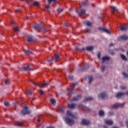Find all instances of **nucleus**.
<instances>
[{
    "label": "nucleus",
    "mask_w": 128,
    "mask_h": 128,
    "mask_svg": "<svg viewBox=\"0 0 128 128\" xmlns=\"http://www.w3.org/2000/svg\"><path fill=\"white\" fill-rule=\"evenodd\" d=\"M33 28L36 30H38V32H40L39 30H46V27L38 24H35Z\"/></svg>",
    "instance_id": "nucleus-1"
},
{
    "label": "nucleus",
    "mask_w": 128,
    "mask_h": 128,
    "mask_svg": "<svg viewBox=\"0 0 128 128\" xmlns=\"http://www.w3.org/2000/svg\"><path fill=\"white\" fill-rule=\"evenodd\" d=\"M78 82L73 83L72 84V88H71L70 90V88H68V94H75L74 91V86H78Z\"/></svg>",
    "instance_id": "nucleus-2"
},
{
    "label": "nucleus",
    "mask_w": 128,
    "mask_h": 128,
    "mask_svg": "<svg viewBox=\"0 0 128 128\" xmlns=\"http://www.w3.org/2000/svg\"><path fill=\"white\" fill-rule=\"evenodd\" d=\"M31 82L34 84H36V86H40V88H46V86H50V82L48 83H40V84H37L34 81H32L31 80Z\"/></svg>",
    "instance_id": "nucleus-3"
},
{
    "label": "nucleus",
    "mask_w": 128,
    "mask_h": 128,
    "mask_svg": "<svg viewBox=\"0 0 128 128\" xmlns=\"http://www.w3.org/2000/svg\"><path fill=\"white\" fill-rule=\"evenodd\" d=\"M23 70L24 72H26L28 70H32V69L30 68V64H24L22 66V68L20 70Z\"/></svg>",
    "instance_id": "nucleus-4"
},
{
    "label": "nucleus",
    "mask_w": 128,
    "mask_h": 128,
    "mask_svg": "<svg viewBox=\"0 0 128 128\" xmlns=\"http://www.w3.org/2000/svg\"><path fill=\"white\" fill-rule=\"evenodd\" d=\"M21 114L24 116V114H30V111L28 110V106L24 107V109L21 112Z\"/></svg>",
    "instance_id": "nucleus-5"
},
{
    "label": "nucleus",
    "mask_w": 128,
    "mask_h": 128,
    "mask_svg": "<svg viewBox=\"0 0 128 128\" xmlns=\"http://www.w3.org/2000/svg\"><path fill=\"white\" fill-rule=\"evenodd\" d=\"M64 120L68 124L69 126H72V124L74 123V122L72 119H70L68 117H66L64 118Z\"/></svg>",
    "instance_id": "nucleus-6"
},
{
    "label": "nucleus",
    "mask_w": 128,
    "mask_h": 128,
    "mask_svg": "<svg viewBox=\"0 0 128 128\" xmlns=\"http://www.w3.org/2000/svg\"><path fill=\"white\" fill-rule=\"evenodd\" d=\"M52 2H53L54 4H56V0H48V4L45 6V9L46 12H48L50 8V6L52 4Z\"/></svg>",
    "instance_id": "nucleus-7"
},
{
    "label": "nucleus",
    "mask_w": 128,
    "mask_h": 128,
    "mask_svg": "<svg viewBox=\"0 0 128 128\" xmlns=\"http://www.w3.org/2000/svg\"><path fill=\"white\" fill-rule=\"evenodd\" d=\"M124 104L116 103L112 106V108H122L124 106Z\"/></svg>",
    "instance_id": "nucleus-8"
},
{
    "label": "nucleus",
    "mask_w": 128,
    "mask_h": 128,
    "mask_svg": "<svg viewBox=\"0 0 128 128\" xmlns=\"http://www.w3.org/2000/svg\"><path fill=\"white\" fill-rule=\"evenodd\" d=\"M98 98L102 100H106L108 98V94L106 92H102L98 95Z\"/></svg>",
    "instance_id": "nucleus-9"
},
{
    "label": "nucleus",
    "mask_w": 128,
    "mask_h": 128,
    "mask_svg": "<svg viewBox=\"0 0 128 128\" xmlns=\"http://www.w3.org/2000/svg\"><path fill=\"white\" fill-rule=\"evenodd\" d=\"M76 12L78 14V16H84V14H86V10L84 9H81L80 11L78 10H76Z\"/></svg>",
    "instance_id": "nucleus-10"
},
{
    "label": "nucleus",
    "mask_w": 128,
    "mask_h": 128,
    "mask_svg": "<svg viewBox=\"0 0 128 128\" xmlns=\"http://www.w3.org/2000/svg\"><path fill=\"white\" fill-rule=\"evenodd\" d=\"M98 115L100 118H104V116H106V113L104 112V111L102 110H100L98 112Z\"/></svg>",
    "instance_id": "nucleus-11"
},
{
    "label": "nucleus",
    "mask_w": 128,
    "mask_h": 128,
    "mask_svg": "<svg viewBox=\"0 0 128 128\" xmlns=\"http://www.w3.org/2000/svg\"><path fill=\"white\" fill-rule=\"evenodd\" d=\"M98 30H100L101 32H106V34H110V32L107 28H98Z\"/></svg>",
    "instance_id": "nucleus-12"
},
{
    "label": "nucleus",
    "mask_w": 128,
    "mask_h": 128,
    "mask_svg": "<svg viewBox=\"0 0 128 128\" xmlns=\"http://www.w3.org/2000/svg\"><path fill=\"white\" fill-rule=\"evenodd\" d=\"M104 122H105V124L108 126H112V124H114V122H112V120H105Z\"/></svg>",
    "instance_id": "nucleus-13"
},
{
    "label": "nucleus",
    "mask_w": 128,
    "mask_h": 128,
    "mask_svg": "<svg viewBox=\"0 0 128 128\" xmlns=\"http://www.w3.org/2000/svg\"><path fill=\"white\" fill-rule=\"evenodd\" d=\"M110 57L109 56H104V57H102L101 60H102V64H104L105 62H108L109 60H110Z\"/></svg>",
    "instance_id": "nucleus-14"
},
{
    "label": "nucleus",
    "mask_w": 128,
    "mask_h": 128,
    "mask_svg": "<svg viewBox=\"0 0 128 128\" xmlns=\"http://www.w3.org/2000/svg\"><path fill=\"white\" fill-rule=\"evenodd\" d=\"M83 126H88L90 124V121L88 120H83L81 122Z\"/></svg>",
    "instance_id": "nucleus-15"
},
{
    "label": "nucleus",
    "mask_w": 128,
    "mask_h": 128,
    "mask_svg": "<svg viewBox=\"0 0 128 128\" xmlns=\"http://www.w3.org/2000/svg\"><path fill=\"white\" fill-rule=\"evenodd\" d=\"M80 98H82V95L81 94H78V95L77 96L74 97L72 99V102H74V100H76V101L80 100Z\"/></svg>",
    "instance_id": "nucleus-16"
},
{
    "label": "nucleus",
    "mask_w": 128,
    "mask_h": 128,
    "mask_svg": "<svg viewBox=\"0 0 128 128\" xmlns=\"http://www.w3.org/2000/svg\"><path fill=\"white\" fill-rule=\"evenodd\" d=\"M27 40L29 42H32L34 41V38H32V36L30 35L27 36Z\"/></svg>",
    "instance_id": "nucleus-17"
},
{
    "label": "nucleus",
    "mask_w": 128,
    "mask_h": 128,
    "mask_svg": "<svg viewBox=\"0 0 128 128\" xmlns=\"http://www.w3.org/2000/svg\"><path fill=\"white\" fill-rule=\"evenodd\" d=\"M94 46H86V50L88 52H92L94 50Z\"/></svg>",
    "instance_id": "nucleus-18"
},
{
    "label": "nucleus",
    "mask_w": 128,
    "mask_h": 128,
    "mask_svg": "<svg viewBox=\"0 0 128 128\" xmlns=\"http://www.w3.org/2000/svg\"><path fill=\"white\" fill-rule=\"evenodd\" d=\"M76 106V104H68V108L70 110H74V108H75Z\"/></svg>",
    "instance_id": "nucleus-19"
},
{
    "label": "nucleus",
    "mask_w": 128,
    "mask_h": 128,
    "mask_svg": "<svg viewBox=\"0 0 128 128\" xmlns=\"http://www.w3.org/2000/svg\"><path fill=\"white\" fill-rule=\"evenodd\" d=\"M126 93L122 92H120L116 94V98H120V96H124Z\"/></svg>",
    "instance_id": "nucleus-20"
},
{
    "label": "nucleus",
    "mask_w": 128,
    "mask_h": 128,
    "mask_svg": "<svg viewBox=\"0 0 128 128\" xmlns=\"http://www.w3.org/2000/svg\"><path fill=\"white\" fill-rule=\"evenodd\" d=\"M120 30H122V32H124V30H128V26H126V24H125L124 26H121L120 28Z\"/></svg>",
    "instance_id": "nucleus-21"
},
{
    "label": "nucleus",
    "mask_w": 128,
    "mask_h": 128,
    "mask_svg": "<svg viewBox=\"0 0 128 128\" xmlns=\"http://www.w3.org/2000/svg\"><path fill=\"white\" fill-rule=\"evenodd\" d=\"M120 39L122 40H128V36L126 35H122L120 36Z\"/></svg>",
    "instance_id": "nucleus-22"
},
{
    "label": "nucleus",
    "mask_w": 128,
    "mask_h": 128,
    "mask_svg": "<svg viewBox=\"0 0 128 128\" xmlns=\"http://www.w3.org/2000/svg\"><path fill=\"white\" fill-rule=\"evenodd\" d=\"M23 50H24V52L26 54H28V56L30 54H32V52L30 51L29 50L23 49Z\"/></svg>",
    "instance_id": "nucleus-23"
},
{
    "label": "nucleus",
    "mask_w": 128,
    "mask_h": 128,
    "mask_svg": "<svg viewBox=\"0 0 128 128\" xmlns=\"http://www.w3.org/2000/svg\"><path fill=\"white\" fill-rule=\"evenodd\" d=\"M60 58V56L58 54H54V56L53 58V60H54L55 62H58Z\"/></svg>",
    "instance_id": "nucleus-24"
},
{
    "label": "nucleus",
    "mask_w": 128,
    "mask_h": 128,
    "mask_svg": "<svg viewBox=\"0 0 128 128\" xmlns=\"http://www.w3.org/2000/svg\"><path fill=\"white\" fill-rule=\"evenodd\" d=\"M93 100L94 98H92V97H87L85 98L84 102H90V100Z\"/></svg>",
    "instance_id": "nucleus-25"
},
{
    "label": "nucleus",
    "mask_w": 128,
    "mask_h": 128,
    "mask_svg": "<svg viewBox=\"0 0 128 128\" xmlns=\"http://www.w3.org/2000/svg\"><path fill=\"white\" fill-rule=\"evenodd\" d=\"M84 22L85 24H86V26H91L92 24V23L90 21H86Z\"/></svg>",
    "instance_id": "nucleus-26"
},
{
    "label": "nucleus",
    "mask_w": 128,
    "mask_h": 128,
    "mask_svg": "<svg viewBox=\"0 0 128 128\" xmlns=\"http://www.w3.org/2000/svg\"><path fill=\"white\" fill-rule=\"evenodd\" d=\"M67 114L68 116H72V118H75L74 115L72 114V112H70V111H68Z\"/></svg>",
    "instance_id": "nucleus-27"
},
{
    "label": "nucleus",
    "mask_w": 128,
    "mask_h": 128,
    "mask_svg": "<svg viewBox=\"0 0 128 128\" xmlns=\"http://www.w3.org/2000/svg\"><path fill=\"white\" fill-rule=\"evenodd\" d=\"M92 76H88V84H92Z\"/></svg>",
    "instance_id": "nucleus-28"
},
{
    "label": "nucleus",
    "mask_w": 128,
    "mask_h": 128,
    "mask_svg": "<svg viewBox=\"0 0 128 128\" xmlns=\"http://www.w3.org/2000/svg\"><path fill=\"white\" fill-rule=\"evenodd\" d=\"M110 8H112V14H114V12H118V9L116 7L110 6Z\"/></svg>",
    "instance_id": "nucleus-29"
},
{
    "label": "nucleus",
    "mask_w": 128,
    "mask_h": 128,
    "mask_svg": "<svg viewBox=\"0 0 128 128\" xmlns=\"http://www.w3.org/2000/svg\"><path fill=\"white\" fill-rule=\"evenodd\" d=\"M13 30H14V32H20V29L18 28V26H16V27H14L13 28Z\"/></svg>",
    "instance_id": "nucleus-30"
},
{
    "label": "nucleus",
    "mask_w": 128,
    "mask_h": 128,
    "mask_svg": "<svg viewBox=\"0 0 128 128\" xmlns=\"http://www.w3.org/2000/svg\"><path fill=\"white\" fill-rule=\"evenodd\" d=\"M122 76H124V78H126L128 79V73L123 72L122 73Z\"/></svg>",
    "instance_id": "nucleus-31"
},
{
    "label": "nucleus",
    "mask_w": 128,
    "mask_h": 128,
    "mask_svg": "<svg viewBox=\"0 0 128 128\" xmlns=\"http://www.w3.org/2000/svg\"><path fill=\"white\" fill-rule=\"evenodd\" d=\"M56 111L59 114H64V109L62 108H60L59 110H56Z\"/></svg>",
    "instance_id": "nucleus-32"
},
{
    "label": "nucleus",
    "mask_w": 128,
    "mask_h": 128,
    "mask_svg": "<svg viewBox=\"0 0 128 128\" xmlns=\"http://www.w3.org/2000/svg\"><path fill=\"white\" fill-rule=\"evenodd\" d=\"M26 94H32V92L30 90H26Z\"/></svg>",
    "instance_id": "nucleus-33"
},
{
    "label": "nucleus",
    "mask_w": 128,
    "mask_h": 128,
    "mask_svg": "<svg viewBox=\"0 0 128 128\" xmlns=\"http://www.w3.org/2000/svg\"><path fill=\"white\" fill-rule=\"evenodd\" d=\"M64 11V8H58L57 9V12L58 14H60V12H62Z\"/></svg>",
    "instance_id": "nucleus-34"
},
{
    "label": "nucleus",
    "mask_w": 128,
    "mask_h": 128,
    "mask_svg": "<svg viewBox=\"0 0 128 128\" xmlns=\"http://www.w3.org/2000/svg\"><path fill=\"white\" fill-rule=\"evenodd\" d=\"M85 32H88V34H90L92 32V29L91 28H86L85 30Z\"/></svg>",
    "instance_id": "nucleus-35"
},
{
    "label": "nucleus",
    "mask_w": 128,
    "mask_h": 128,
    "mask_svg": "<svg viewBox=\"0 0 128 128\" xmlns=\"http://www.w3.org/2000/svg\"><path fill=\"white\" fill-rule=\"evenodd\" d=\"M32 6H40V3H38V2H34L32 4Z\"/></svg>",
    "instance_id": "nucleus-36"
},
{
    "label": "nucleus",
    "mask_w": 128,
    "mask_h": 128,
    "mask_svg": "<svg viewBox=\"0 0 128 128\" xmlns=\"http://www.w3.org/2000/svg\"><path fill=\"white\" fill-rule=\"evenodd\" d=\"M90 67V64H87L85 66H84V68L82 69V70H86V68H88Z\"/></svg>",
    "instance_id": "nucleus-37"
},
{
    "label": "nucleus",
    "mask_w": 128,
    "mask_h": 128,
    "mask_svg": "<svg viewBox=\"0 0 128 128\" xmlns=\"http://www.w3.org/2000/svg\"><path fill=\"white\" fill-rule=\"evenodd\" d=\"M16 125L18 126H22V123L20 122H16Z\"/></svg>",
    "instance_id": "nucleus-38"
},
{
    "label": "nucleus",
    "mask_w": 128,
    "mask_h": 128,
    "mask_svg": "<svg viewBox=\"0 0 128 128\" xmlns=\"http://www.w3.org/2000/svg\"><path fill=\"white\" fill-rule=\"evenodd\" d=\"M50 102L52 104H54V106L56 105V100L54 99H50Z\"/></svg>",
    "instance_id": "nucleus-39"
},
{
    "label": "nucleus",
    "mask_w": 128,
    "mask_h": 128,
    "mask_svg": "<svg viewBox=\"0 0 128 128\" xmlns=\"http://www.w3.org/2000/svg\"><path fill=\"white\" fill-rule=\"evenodd\" d=\"M100 54H101V53L100 52H97V58H98V60L100 59Z\"/></svg>",
    "instance_id": "nucleus-40"
},
{
    "label": "nucleus",
    "mask_w": 128,
    "mask_h": 128,
    "mask_svg": "<svg viewBox=\"0 0 128 128\" xmlns=\"http://www.w3.org/2000/svg\"><path fill=\"white\" fill-rule=\"evenodd\" d=\"M120 57L122 58V60H126V56H124V54H122L120 55Z\"/></svg>",
    "instance_id": "nucleus-41"
},
{
    "label": "nucleus",
    "mask_w": 128,
    "mask_h": 128,
    "mask_svg": "<svg viewBox=\"0 0 128 128\" xmlns=\"http://www.w3.org/2000/svg\"><path fill=\"white\" fill-rule=\"evenodd\" d=\"M88 2H83V5L84 6H88Z\"/></svg>",
    "instance_id": "nucleus-42"
},
{
    "label": "nucleus",
    "mask_w": 128,
    "mask_h": 128,
    "mask_svg": "<svg viewBox=\"0 0 128 128\" xmlns=\"http://www.w3.org/2000/svg\"><path fill=\"white\" fill-rule=\"evenodd\" d=\"M46 60L48 62H52L54 59L52 58L51 60L46 59Z\"/></svg>",
    "instance_id": "nucleus-43"
},
{
    "label": "nucleus",
    "mask_w": 128,
    "mask_h": 128,
    "mask_svg": "<svg viewBox=\"0 0 128 128\" xmlns=\"http://www.w3.org/2000/svg\"><path fill=\"white\" fill-rule=\"evenodd\" d=\"M108 114L110 116H114V112H108Z\"/></svg>",
    "instance_id": "nucleus-44"
},
{
    "label": "nucleus",
    "mask_w": 128,
    "mask_h": 128,
    "mask_svg": "<svg viewBox=\"0 0 128 128\" xmlns=\"http://www.w3.org/2000/svg\"><path fill=\"white\" fill-rule=\"evenodd\" d=\"M101 70L102 72H104V70H106V66H102L101 68Z\"/></svg>",
    "instance_id": "nucleus-45"
},
{
    "label": "nucleus",
    "mask_w": 128,
    "mask_h": 128,
    "mask_svg": "<svg viewBox=\"0 0 128 128\" xmlns=\"http://www.w3.org/2000/svg\"><path fill=\"white\" fill-rule=\"evenodd\" d=\"M84 106L82 104H80L78 106V108H84Z\"/></svg>",
    "instance_id": "nucleus-46"
},
{
    "label": "nucleus",
    "mask_w": 128,
    "mask_h": 128,
    "mask_svg": "<svg viewBox=\"0 0 128 128\" xmlns=\"http://www.w3.org/2000/svg\"><path fill=\"white\" fill-rule=\"evenodd\" d=\"M79 50H80V52H82L84 50H86V48H80Z\"/></svg>",
    "instance_id": "nucleus-47"
},
{
    "label": "nucleus",
    "mask_w": 128,
    "mask_h": 128,
    "mask_svg": "<svg viewBox=\"0 0 128 128\" xmlns=\"http://www.w3.org/2000/svg\"><path fill=\"white\" fill-rule=\"evenodd\" d=\"M84 110H86L87 112H90V109L88 107L84 106Z\"/></svg>",
    "instance_id": "nucleus-48"
},
{
    "label": "nucleus",
    "mask_w": 128,
    "mask_h": 128,
    "mask_svg": "<svg viewBox=\"0 0 128 128\" xmlns=\"http://www.w3.org/2000/svg\"><path fill=\"white\" fill-rule=\"evenodd\" d=\"M4 106H10V102H6V103L4 104Z\"/></svg>",
    "instance_id": "nucleus-49"
},
{
    "label": "nucleus",
    "mask_w": 128,
    "mask_h": 128,
    "mask_svg": "<svg viewBox=\"0 0 128 128\" xmlns=\"http://www.w3.org/2000/svg\"><path fill=\"white\" fill-rule=\"evenodd\" d=\"M39 92H40V94H44V90H40Z\"/></svg>",
    "instance_id": "nucleus-50"
},
{
    "label": "nucleus",
    "mask_w": 128,
    "mask_h": 128,
    "mask_svg": "<svg viewBox=\"0 0 128 128\" xmlns=\"http://www.w3.org/2000/svg\"><path fill=\"white\" fill-rule=\"evenodd\" d=\"M69 78H70V80H74V76L70 75L69 76Z\"/></svg>",
    "instance_id": "nucleus-51"
},
{
    "label": "nucleus",
    "mask_w": 128,
    "mask_h": 128,
    "mask_svg": "<svg viewBox=\"0 0 128 128\" xmlns=\"http://www.w3.org/2000/svg\"><path fill=\"white\" fill-rule=\"evenodd\" d=\"M110 54H112V56H114V52H113L112 50H110Z\"/></svg>",
    "instance_id": "nucleus-52"
},
{
    "label": "nucleus",
    "mask_w": 128,
    "mask_h": 128,
    "mask_svg": "<svg viewBox=\"0 0 128 128\" xmlns=\"http://www.w3.org/2000/svg\"><path fill=\"white\" fill-rule=\"evenodd\" d=\"M115 46V44L114 43H110L109 44V46Z\"/></svg>",
    "instance_id": "nucleus-53"
},
{
    "label": "nucleus",
    "mask_w": 128,
    "mask_h": 128,
    "mask_svg": "<svg viewBox=\"0 0 128 128\" xmlns=\"http://www.w3.org/2000/svg\"><path fill=\"white\" fill-rule=\"evenodd\" d=\"M120 88H122V90H126V86H120Z\"/></svg>",
    "instance_id": "nucleus-54"
},
{
    "label": "nucleus",
    "mask_w": 128,
    "mask_h": 128,
    "mask_svg": "<svg viewBox=\"0 0 128 128\" xmlns=\"http://www.w3.org/2000/svg\"><path fill=\"white\" fill-rule=\"evenodd\" d=\"M5 84H8V80H6Z\"/></svg>",
    "instance_id": "nucleus-55"
},
{
    "label": "nucleus",
    "mask_w": 128,
    "mask_h": 128,
    "mask_svg": "<svg viewBox=\"0 0 128 128\" xmlns=\"http://www.w3.org/2000/svg\"><path fill=\"white\" fill-rule=\"evenodd\" d=\"M64 24L65 26H66V28H68V23L64 22Z\"/></svg>",
    "instance_id": "nucleus-56"
},
{
    "label": "nucleus",
    "mask_w": 128,
    "mask_h": 128,
    "mask_svg": "<svg viewBox=\"0 0 128 128\" xmlns=\"http://www.w3.org/2000/svg\"><path fill=\"white\" fill-rule=\"evenodd\" d=\"M20 12V10H15V12Z\"/></svg>",
    "instance_id": "nucleus-57"
},
{
    "label": "nucleus",
    "mask_w": 128,
    "mask_h": 128,
    "mask_svg": "<svg viewBox=\"0 0 128 128\" xmlns=\"http://www.w3.org/2000/svg\"><path fill=\"white\" fill-rule=\"evenodd\" d=\"M126 126L127 128H128V121H126Z\"/></svg>",
    "instance_id": "nucleus-58"
},
{
    "label": "nucleus",
    "mask_w": 128,
    "mask_h": 128,
    "mask_svg": "<svg viewBox=\"0 0 128 128\" xmlns=\"http://www.w3.org/2000/svg\"><path fill=\"white\" fill-rule=\"evenodd\" d=\"M38 128H44V126H38Z\"/></svg>",
    "instance_id": "nucleus-59"
},
{
    "label": "nucleus",
    "mask_w": 128,
    "mask_h": 128,
    "mask_svg": "<svg viewBox=\"0 0 128 128\" xmlns=\"http://www.w3.org/2000/svg\"><path fill=\"white\" fill-rule=\"evenodd\" d=\"M75 50H80V48H78V47H76L75 48Z\"/></svg>",
    "instance_id": "nucleus-60"
},
{
    "label": "nucleus",
    "mask_w": 128,
    "mask_h": 128,
    "mask_svg": "<svg viewBox=\"0 0 128 128\" xmlns=\"http://www.w3.org/2000/svg\"><path fill=\"white\" fill-rule=\"evenodd\" d=\"M11 24H16V23H14V22H12V21H11Z\"/></svg>",
    "instance_id": "nucleus-61"
},
{
    "label": "nucleus",
    "mask_w": 128,
    "mask_h": 128,
    "mask_svg": "<svg viewBox=\"0 0 128 128\" xmlns=\"http://www.w3.org/2000/svg\"><path fill=\"white\" fill-rule=\"evenodd\" d=\"M47 128H54V126H50V127H48Z\"/></svg>",
    "instance_id": "nucleus-62"
},
{
    "label": "nucleus",
    "mask_w": 128,
    "mask_h": 128,
    "mask_svg": "<svg viewBox=\"0 0 128 128\" xmlns=\"http://www.w3.org/2000/svg\"><path fill=\"white\" fill-rule=\"evenodd\" d=\"M103 128H108V126H103Z\"/></svg>",
    "instance_id": "nucleus-63"
},
{
    "label": "nucleus",
    "mask_w": 128,
    "mask_h": 128,
    "mask_svg": "<svg viewBox=\"0 0 128 128\" xmlns=\"http://www.w3.org/2000/svg\"><path fill=\"white\" fill-rule=\"evenodd\" d=\"M125 94H126L127 96H128V92H124Z\"/></svg>",
    "instance_id": "nucleus-64"
}]
</instances>
